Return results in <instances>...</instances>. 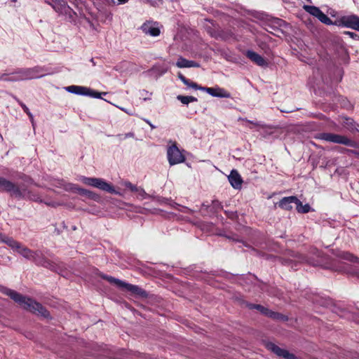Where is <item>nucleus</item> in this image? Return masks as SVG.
Returning a JSON list of instances; mask_svg holds the SVG:
<instances>
[{"instance_id": "33", "label": "nucleus", "mask_w": 359, "mask_h": 359, "mask_svg": "<svg viewBox=\"0 0 359 359\" xmlns=\"http://www.w3.org/2000/svg\"><path fill=\"white\" fill-rule=\"evenodd\" d=\"M223 209V205L222 203L217 200H214L212 202L211 206H210V210L213 211L214 212H218L221 210Z\"/></svg>"}, {"instance_id": "18", "label": "nucleus", "mask_w": 359, "mask_h": 359, "mask_svg": "<svg viewBox=\"0 0 359 359\" xmlns=\"http://www.w3.org/2000/svg\"><path fill=\"white\" fill-rule=\"evenodd\" d=\"M79 194L81 196H86L88 198L98 201L100 199V196L94 191L76 187L74 188Z\"/></svg>"}, {"instance_id": "31", "label": "nucleus", "mask_w": 359, "mask_h": 359, "mask_svg": "<svg viewBox=\"0 0 359 359\" xmlns=\"http://www.w3.org/2000/svg\"><path fill=\"white\" fill-rule=\"evenodd\" d=\"M219 29V27L217 28L214 23L212 22L211 25H206L205 26V30L206 32L213 38L216 39L217 30Z\"/></svg>"}, {"instance_id": "26", "label": "nucleus", "mask_w": 359, "mask_h": 359, "mask_svg": "<svg viewBox=\"0 0 359 359\" xmlns=\"http://www.w3.org/2000/svg\"><path fill=\"white\" fill-rule=\"evenodd\" d=\"M304 9L311 14V15L317 18V16L322 11L318 7H316L315 6H309V5H304Z\"/></svg>"}, {"instance_id": "53", "label": "nucleus", "mask_w": 359, "mask_h": 359, "mask_svg": "<svg viewBox=\"0 0 359 359\" xmlns=\"http://www.w3.org/2000/svg\"><path fill=\"white\" fill-rule=\"evenodd\" d=\"M111 2L114 3V0H110Z\"/></svg>"}, {"instance_id": "16", "label": "nucleus", "mask_w": 359, "mask_h": 359, "mask_svg": "<svg viewBox=\"0 0 359 359\" xmlns=\"http://www.w3.org/2000/svg\"><path fill=\"white\" fill-rule=\"evenodd\" d=\"M231 185L234 189H240L243 183V180L236 170H232L228 177Z\"/></svg>"}, {"instance_id": "30", "label": "nucleus", "mask_w": 359, "mask_h": 359, "mask_svg": "<svg viewBox=\"0 0 359 359\" xmlns=\"http://www.w3.org/2000/svg\"><path fill=\"white\" fill-rule=\"evenodd\" d=\"M317 18L323 23L327 25H334V22L323 11L317 16Z\"/></svg>"}, {"instance_id": "41", "label": "nucleus", "mask_w": 359, "mask_h": 359, "mask_svg": "<svg viewBox=\"0 0 359 359\" xmlns=\"http://www.w3.org/2000/svg\"><path fill=\"white\" fill-rule=\"evenodd\" d=\"M178 78L183 82L184 84H188L189 79L186 78L182 74H178Z\"/></svg>"}, {"instance_id": "9", "label": "nucleus", "mask_w": 359, "mask_h": 359, "mask_svg": "<svg viewBox=\"0 0 359 359\" xmlns=\"http://www.w3.org/2000/svg\"><path fill=\"white\" fill-rule=\"evenodd\" d=\"M167 156L170 165L181 163L185 161V156L175 142L167 150Z\"/></svg>"}, {"instance_id": "35", "label": "nucleus", "mask_w": 359, "mask_h": 359, "mask_svg": "<svg viewBox=\"0 0 359 359\" xmlns=\"http://www.w3.org/2000/svg\"><path fill=\"white\" fill-rule=\"evenodd\" d=\"M86 93H87L85 94V95L91 97H94V98H101V95H102L101 93L97 92L90 88H88V90L86 91Z\"/></svg>"}, {"instance_id": "34", "label": "nucleus", "mask_w": 359, "mask_h": 359, "mask_svg": "<svg viewBox=\"0 0 359 359\" xmlns=\"http://www.w3.org/2000/svg\"><path fill=\"white\" fill-rule=\"evenodd\" d=\"M15 99L17 101V102L19 104V105L22 107V109H23L24 112L26 113L29 117L32 118V114L30 112L29 108L26 106V104L25 103H23L21 100H20L18 98L15 97Z\"/></svg>"}, {"instance_id": "15", "label": "nucleus", "mask_w": 359, "mask_h": 359, "mask_svg": "<svg viewBox=\"0 0 359 359\" xmlns=\"http://www.w3.org/2000/svg\"><path fill=\"white\" fill-rule=\"evenodd\" d=\"M299 201V198L297 196H291L283 197L278 203V207L285 210H291L292 209V203L296 204V202Z\"/></svg>"}, {"instance_id": "49", "label": "nucleus", "mask_w": 359, "mask_h": 359, "mask_svg": "<svg viewBox=\"0 0 359 359\" xmlns=\"http://www.w3.org/2000/svg\"><path fill=\"white\" fill-rule=\"evenodd\" d=\"M350 151H351V153H353V154H356V151H355L351 150Z\"/></svg>"}, {"instance_id": "19", "label": "nucleus", "mask_w": 359, "mask_h": 359, "mask_svg": "<svg viewBox=\"0 0 359 359\" xmlns=\"http://www.w3.org/2000/svg\"><path fill=\"white\" fill-rule=\"evenodd\" d=\"M235 38V34L231 29H223L219 28L216 39H221L223 41L230 40Z\"/></svg>"}, {"instance_id": "37", "label": "nucleus", "mask_w": 359, "mask_h": 359, "mask_svg": "<svg viewBox=\"0 0 359 359\" xmlns=\"http://www.w3.org/2000/svg\"><path fill=\"white\" fill-rule=\"evenodd\" d=\"M125 186L133 192L139 191V187L133 184L130 182H126Z\"/></svg>"}, {"instance_id": "10", "label": "nucleus", "mask_w": 359, "mask_h": 359, "mask_svg": "<svg viewBox=\"0 0 359 359\" xmlns=\"http://www.w3.org/2000/svg\"><path fill=\"white\" fill-rule=\"evenodd\" d=\"M41 72L39 67L32 68H21L16 69V74H18V80H29L40 77L39 74Z\"/></svg>"}, {"instance_id": "39", "label": "nucleus", "mask_w": 359, "mask_h": 359, "mask_svg": "<svg viewBox=\"0 0 359 359\" xmlns=\"http://www.w3.org/2000/svg\"><path fill=\"white\" fill-rule=\"evenodd\" d=\"M344 34L346 35H348L349 36L350 38L353 39H355V40H358L359 39V36L355 34V32H349V31H346L344 32Z\"/></svg>"}, {"instance_id": "36", "label": "nucleus", "mask_w": 359, "mask_h": 359, "mask_svg": "<svg viewBox=\"0 0 359 359\" xmlns=\"http://www.w3.org/2000/svg\"><path fill=\"white\" fill-rule=\"evenodd\" d=\"M185 85L189 87H191L195 90H201L203 91V88H204L203 86H199L196 83L191 81L190 79H189L188 84H185Z\"/></svg>"}, {"instance_id": "17", "label": "nucleus", "mask_w": 359, "mask_h": 359, "mask_svg": "<svg viewBox=\"0 0 359 359\" xmlns=\"http://www.w3.org/2000/svg\"><path fill=\"white\" fill-rule=\"evenodd\" d=\"M176 66L179 68H189V67H199L200 65L194 61L189 60L182 56H180L176 62Z\"/></svg>"}, {"instance_id": "14", "label": "nucleus", "mask_w": 359, "mask_h": 359, "mask_svg": "<svg viewBox=\"0 0 359 359\" xmlns=\"http://www.w3.org/2000/svg\"><path fill=\"white\" fill-rule=\"evenodd\" d=\"M246 57L252 62L259 67H266L268 65L267 61L260 55L252 50H248L245 53Z\"/></svg>"}, {"instance_id": "5", "label": "nucleus", "mask_w": 359, "mask_h": 359, "mask_svg": "<svg viewBox=\"0 0 359 359\" xmlns=\"http://www.w3.org/2000/svg\"><path fill=\"white\" fill-rule=\"evenodd\" d=\"M314 138L351 147H357L355 141L349 139L345 135L331 133H319L315 135Z\"/></svg>"}, {"instance_id": "20", "label": "nucleus", "mask_w": 359, "mask_h": 359, "mask_svg": "<svg viewBox=\"0 0 359 359\" xmlns=\"http://www.w3.org/2000/svg\"><path fill=\"white\" fill-rule=\"evenodd\" d=\"M342 124L351 133H359V125L357 124L352 118L344 117Z\"/></svg>"}, {"instance_id": "43", "label": "nucleus", "mask_w": 359, "mask_h": 359, "mask_svg": "<svg viewBox=\"0 0 359 359\" xmlns=\"http://www.w3.org/2000/svg\"><path fill=\"white\" fill-rule=\"evenodd\" d=\"M351 273L359 278V269H353Z\"/></svg>"}, {"instance_id": "24", "label": "nucleus", "mask_w": 359, "mask_h": 359, "mask_svg": "<svg viewBox=\"0 0 359 359\" xmlns=\"http://www.w3.org/2000/svg\"><path fill=\"white\" fill-rule=\"evenodd\" d=\"M266 347L269 350L271 351L273 353L279 356L280 358H283V355L287 352V350L280 348L278 346L276 345L273 343H269L266 345Z\"/></svg>"}, {"instance_id": "8", "label": "nucleus", "mask_w": 359, "mask_h": 359, "mask_svg": "<svg viewBox=\"0 0 359 359\" xmlns=\"http://www.w3.org/2000/svg\"><path fill=\"white\" fill-rule=\"evenodd\" d=\"M334 25L359 32V16L355 14L341 16Z\"/></svg>"}, {"instance_id": "25", "label": "nucleus", "mask_w": 359, "mask_h": 359, "mask_svg": "<svg viewBox=\"0 0 359 359\" xmlns=\"http://www.w3.org/2000/svg\"><path fill=\"white\" fill-rule=\"evenodd\" d=\"M4 243H6L10 248H11L13 250H16V251H18V250L19 249V248L21 245V243L20 242L15 241V239H13L11 237H9V236L7 238H6L5 241H4Z\"/></svg>"}, {"instance_id": "3", "label": "nucleus", "mask_w": 359, "mask_h": 359, "mask_svg": "<svg viewBox=\"0 0 359 359\" xmlns=\"http://www.w3.org/2000/svg\"><path fill=\"white\" fill-rule=\"evenodd\" d=\"M0 191L10 193L18 199L25 198L28 193L25 185H18L2 177H0Z\"/></svg>"}, {"instance_id": "40", "label": "nucleus", "mask_w": 359, "mask_h": 359, "mask_svg": "<svg viewBox=\"0 0 359 359\" xmlns=\"http://www.w3.org/2000/svg\"><path fill=\"white\" fill-rule=\"evenodd\" d=\"M283 358L284 359H297L294 354L290 353L288 351L283 355Z\"/></svg>"}, {"instance_id": "11", "label": "nucleus", "mask_w": 359, "mask_h": 359, "mask_svg": "<svg viewBox=\"0 0 359 359\" xmlns=\"http://www.w3.org/2000/svg\"><path fill=\"white\" fill-rule=\"evenodd\" d=\"M33 259V262L37 265L48 269L51 271H56V264L48 259L43 253L40 250H36Z\"/></svg>"}, {"instance_id": "47", "label": "nucleus", "mask_w": 359, "mask_h": 359, "mask_svg": "<svg viewBox=\"0 0 359 359\" xmlns=\"http://www.w3.org/2000/svg\"><path fill=\"white\" fill-rule=\"evenodd\" d=\"M129 0H118L119 4H124L127 3Z\"/></svg>"}, {"instance_id": "44", "label": "nucleus", "mask_w": 359, "mask_h": 359, "mask_svg": "<svg viewBox=\"0 0 359 359\" xmlns=\"http://www.w3.org/2000/svg\"><path fill=\"white\" fill-rule=\"evenodd\" d=\"M137 192L143 198L147 194L144 190L140 187H139V191Z\"/></svg>"}, {"instance_id": "46", "label": "nucleus", "mask_w": 359, "mask_h": 359, "mask_svg": "<svg viewBox=\"0 0 359 359\" xmlns=\"http://www.w3.org/2000/svg\"><path fill=\"white\" fill-rule=\"evenodd\" d=\"M249 123L256 126H261L262 128H264V126L263 125H261L260 123H254L253 121H249Z\"/></svg>"}, {"instance_id": "22", "label": "nucleus", "mask_w": 359, "mask_h": 359, "mask_svg": "<svg viewBox=\"0 0 359 359\" xmlns=\"http://www.w3.org/2000/svg\"><path fill=\"white\" fill-rule=\"evenodd\" d=\"M66 90L71 93L85 95V94L87 93L86 91L88 90V88L85 86L72 85L66 87Z\"/></svg>"}, {"instance_id": "1", "label": "nucleus", "mask_w": 359, "mask_h": 359, "mask_svg": "<svg viewBox=\"0 0 359 359\" xmlns=\"http://www.w3.org/2000/svg\"><path fill=\"white\" fill-rule=\"evenodd\" d=\"M0 292L11 297L24 309L33 313L39 314L43 317H48L49 312L41 304L34 301L32 298L23 296L20 293L4 286H0Z\"/></svg>"}, {"instance_id": "45", "label": "nucleus", "mask_w": 359, "mask_h": 359, "mask_svg": "<svg viewBox=\"0 0 359 359\" xmlns=\"http://www.w3.org/2000/svg\"><path fill=\"white\" fill-rule=\"evenodd\" d=\"M8 236L2 233H0V243H4V241L6 240V238H7Z\"/></svg>"}, {"instance_id": "27", "label": "nucleus", "mask_w": 359, "mask_h": 359, "mask_svg": "<svg viewBox=\"0 0 359 359\" xmlns=\"http://www.w3.org/2000/svg\"><path fill=\"white\" fill-rule=\"evenodd\" d=\"M246 306L249 309H256V310L259 311L264 316L266 315V313L268 311V308L264 307V306H262L261 304L247 303Z\"/></svg>"}, {"instance_id": "21", "label": "nucleus", "mask_w": 359, "mask_h": 359, "mask_svg": "<svg viewBox=\"0 0 359 359\" xmlns=\"http://www.w3.org/2000/svg\"><path fill=\"white\" fill-rule=\"evenodd\" d=\"M17 252L19 254H20L22 257H24L25 259L30 261H33L36 250H32L27 247L22 245L21 244Z\"/></svg>"}, {"instance_id": "6", "label": "nucleus", "mask_w": 359, "mask_h": 359, "mask_svg": "<svg viewBox=\"0 0 359 359\" xmlns=\"http://www.w3.org/2000/svg\"><path fill=\"white\" fill-rule=\"evenodd\" d=\"M80 180L82 182V183H83L86 185L97 188L107 193L114 194H118V192L115 190L114 186L111 184L107 182L102 178L81 176Z\"/></svg>"}, {"instance_id": "52", "label": "nucleus", "mask_w": 359, "mask_h": 359, "mask_svg": "<svg viewBox=\"0 0 359 359\" xmlns=\"http://www.w3.org/2000/svg\"><path fill=\"white\" fill-rule=\"evenodd\" d=\"M77 0H72L71 2L76 1Z\"/></svg>"}, {"instance_id": "23", "label": "nucleus", "mask_w": 359, "mask_h": 359, "mask_svg": "<svg viewBox=\"0 0 359 359\" xmlns=\"http://www.w3.org/2000/svg\"><path fill=\"white\" fill-rule=\"evenodd\" d=\"M265 316L269 317L273 320H279V321H287L288 317L284 314L280 313L271 311L268 309L267 312L266 313Z\"/></svg>"}, {"instance_id": "7", "label": "nucleus", "mask_w": 359, "mask_h": 359, "mask_svg": "<svg viewBox=\"0 0 359 359\" xmlns=\"http://www.w3.org/2000/svg\"><path fill=\"white\" fill-rule=\"evenodd\" d=\"M44 3L50 6L53 10L60 13L72 18L76 13L67 4L65 0H45Z\"/></svg>"}, {"instance_id": "42", "label": "nucleus", "mask_w": 359, "mask_h": 359, "mask_svg": "<svg viewBox=\"0 0 359 359\" xmlns=\"http://www.w3.org/2000/svg\"><path fill=\"white\" fill-rule=\"evenodd\" d=\"M8 79H9L8 74H3L0 76V80H2V81H8Z\"/></svg>"}, {"instance_id": "12", "label": "nucleus", "mask_w": 359, "mask_h": 359, "mask_svg": "<svg viewBox=\"0 0 359 359\" xmlns=\"http://www.w3.org/2000/svg\"><path fill=\"white\" fill-rule=\"evenodd\" d=\"M142 31L151 36H158L160 33V29L156 26V23L151 21H147L141 26Z\"/></svg>"}, {"instance_id": "32", "label": "nucleus", "mask_w": 359, "mask_h": 359, "mask_svg": "<svg viewBox=\"0 0 359 359\" xmlns=\"http://www.w3.org/2000/svg\"><path fill=\"white\" fill-rule=\"evenodd\" d=\"M339 257L342 259L348 260L350 262H355L357 259L356 257L348 252H341L339 253Z\"/></svg>"}, {"instance_id": "4", "label": "nucleus", "mask_w": 359, "mask_h": 359, "mask_svg": "<svg viewBox=\"0 0 359 359\" xmlns=\"http://www.w3.org/2000/svg\"><path fill=\"white\" fill-rule=\"evenodd\" d=\"M101 277L109 282L110 283H114L118 287L125 288L126 290L130 292L132 294H135L137 297L142 298H147L148 293L146 290L139 287L138 285H132L130 283H126L119 279L114 278L112 276H109L107 275H102Z\"/></svg>"}, {"instance_id": "51", "label": "nucleus", "mask_w": 359, "mask_h": 359, "mask_svg": "<svg viewBox=\"0 0 359 359\" xmlns=\"http://www.w3.org/2000/svg\"><path fill=\"white\" fill-rule=\"evenodd\" d=\"M11 1H12V2L15 3V2H17L18 0H11Z\"/></svg>"}, {"instance_id": "28", "label": "nucleus", "mask_w": 359, "mask_h": 359, "mask_svg": "<svg viewBox=\"0 0 359 359\" xmlns=\"http://www.w3.org/2000/svg\"><path fill=\"white\" fill-rule=\"evenodd\" d=\"M297 210L300 213H308L311 210V206L306 203L303 205L301 201L299 199V201L296 202Z\"/></svg>"}, {"instance_id": "38", "label": "nucleus", "mask_w": 359, "mask_h": 359, "mask_svg": "<svg viewBox=\"0 0 359 359\" xmlns=\"http://www.w3.org/2000/svg\"><path fill=\"white\" fill-rule=\"evenodd\" d=\"M18 74H16V70L11 74H9V79L8 81H20V80H18Z\"/></svg>"}, {"instance_id": "29", "label": "nucleus", "mask_w": 359, "mask_h": 359, "mask_svg": "<svg viewBox=\"0 0 359 359\" xmlns=\"http://www.w3.org/2000/svg\"><path fill=\"white\" fill-rule=\"evenodd\" d=\"M177 99L184 104H188L190 102H197L198 100L194 96L177 95Z\"/></svg>"}, {"instance_id": "13", "label": "nucleus", "mask_w": 359, "mask_h": 359, "mask_svg": "<svg viewBox=\"0 0 359 359\" xmlns=\"http://www.w3.org/2000/svg\"><path fill=\"white\" fill-rule=\"evenodd\" d=\"M203 91L208 93L210 95L213 97H225V98H229L231 97V94L227 90H226L224 88L216 87V88H209V87H204Z\"/></svg>"}, {"instance_id": "48", "label": "nucleus", "mask_w": 359, "mask_h": 359, "mask_svg": "<svg viewBox=\"0 0 359 359\" xmlns=\"http://www.w3.org/2000/svg\"><path fill=\"white\" fill-rule=\"evenodd\" d=\"M147 123L152 128H154V126L152 125V123H151L149 121H147Z\"/></svg>"}, {"instance_id": "50", "label": "nucleus", "mask_w": 359, "mask_h": 359, "mask_svg": "<svg viewBox=\"0 0 359 359\" xmlns=\"http://www.w3.org/2000/svg\"><path fill=\"white\" fill-rule=\"evenodd\" d=\"M48 205H51V206H55V205L53 203H48Z\"/></svg>"}, {"instance_id": "2", "label": "nucleus", "mask_w": 359, "mask_h": 359, "mask_svg": "<svg viewBox=\"0 0 359 359\" xmlns=\"http://www.w3.org/2000/svg\"><path fill=\"white\" fill-rule=\"evenodd\" d=\"M0 292L11 297L24 309L33 313L39 314L43 317H48L49 312L41 304L34 301L32 298L23 296L20 293L4 286H0Z\"/></svg>"}]
</instances>
